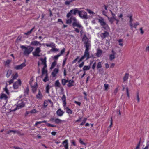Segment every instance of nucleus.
<instances>
[{"label": "nucleus", "instance_id": "59", "mask_svg": "<svg viewBox=\"0 0 149 149\" xmlns=\"http://www.w3.org/2000/svg\"><path fill=\"white\" fill-rule=\"evenodd\" d=\"M37 89V88H36L34 87V88H32V91L33 93H36V92Z\"/></svg>", "mask_w": 149, "mask_h": 149}, {"label": "nucleus", "instance_id": "23", "mask_svg": "<svg viewBox=\"0 0 149 149\" xmlns=\"http://www.w3.org/2000/svg\"><path fill=\"white\" fill-rule=\"evenodd\" d=\"M31 45L33 46H36L38 45H41V44L40 42L37 41H35L32 42L31 43Z\"/></svg>", "mask_w": 149, "mask_h": 149}, {"label": "nucleus", "instance_id": "35", "mask_svg": "<svg viewBox=\"0 0 149 149\" xmlns=\"http://www.w3.org/2000/svg\"><path fill=\"white\" fill-rule=\"evenodd\" d=\"M102 26H103V28H104L105 30H107L109 29V28L108 25L106 23H105V24L103 25Z\"/></svg>", "mask_w": 149, "mask_h": 149}, {"label": "nucleus", "instance_id": "20", "mask_svg": "<svg viewBox=\"0 0 149 149\" xmlns=\"http://www.w3.org/2000/svg\"><path fill=\"white\" fill-rule=\"evenodd\" d=\"M39 92L38 94L36 95V97L37 99H40L42 98L43 97V96L41 93L40 90V89H39Z\"/></svg>", "mask_w": 149, "mask_h": 149}, {"label": "nucleus", "instance_id": "16", "mask_svg": "<svg viewBox=\"0 0 149 149\" xmlns=\"http://www.w3.org/2000/svg\"><path fill=\"white\" fill-rule=\"evenodd\" d=\"M61 100L63 102V107H65L66 104V97L64 94L61 97Z\"/></svg>", "mask_w": 149, "mask_h": 149}, {"label": "nucleus", "instance_id": "11", "mask_svg": "<svg viewBox=\"0 0 149 149\" xmlns=\"http://www.w3.org/2000/svg\"><path fill=\"white\" fill-rule=\"evenodd\" d=\"M109 35V33L107 31H105L104 32L101 33L100 36L102 39H103L106 37H108Z\"/></svg>", "mask_w": 149, "mask_h": 149}, {"label": "nucleus", "instance_id": "46", "mask_svg": "<svg viewBox=\"0 0 149 149\" xmlns=\"http://www.w3.org/2000/svg\"><path fill=\"white\" fill-rule=\"evenodd\" d=\"M50 88L49 87V84L47 85L46 88V92L47 93H49V90L50 89Z\"/></svg>", "mask_w": 149, "mask_h": 149}, {"label": "nucleus", "instance_id": "5", "mask_svg": "<svg viewBox=\"0 0 149 149\" xmlns=\"http://www.w3.org/2000/svg\"><path fill=\"white\" fill-rule=\"evenodd\" d=\"M25 103L22 100L19 101L16 107L13 110V111H15L16 110L19 109L23 108L25 106Z\"/></svg>", "mask_w": 149, "mask_h": 149}, {"label": "nucleus", "instance_id": "25", "mask_svg": "<svg viewBox=\"0 0 149 149\" xmlns=\"http://www.w3.org/2000/svg\"><path fill=\"white\" fill-rule=\"evenodd\" d=\"M102 50L100 49H98L97 50V52L96 53V56L97 57H100L102 54Z\"/></svg>", "mask_w": 149, "mask_h": 149}, {"label": "nucleus", "instance_id": "63", "mask_svg": "<svg viewBox=\"0 0 149 149\" xmlns=\"http://www.w3.org/2000/svg\"><path fill=\"white\" fill-rule=\"evenodd\" d=\"M136 96H137V100L138 101V102H139L140 99L139 98V94L138 93H137V94H136Z\"/></svg>", "mask_w": 149, "mask_h": 149}, {"label": "nucleus", "instance_id": "53", "mask_svg": "<svg viewBox=\"0 0 149 149\" xmlns=\"http://www.w3.org/2000/svg\"><path fill=\"white\" fill-rule=\"evenodd\" d=\"M110 11L111 12V14L112 16V17H113V18H114V19L116 17V16L115 15V14L113 13L111 10H110Z\"/></svg>", "mask_w": 149, "mask_h": 149}, {"label": "nucleus", "instance_id": "54", "mask_svg": "<svg viewBox=\"0 0 149 149\" xmlns=\"http://www.w3.org/2000/svg\"><path fill=\"white\" fill-rule=\"evenodd\" d=\"M48 105L47 104V102L46 101H45L44 102V104H43V105L44 107L45 108Z\"/></svg>", "mask_w": 149, "mask_h": 149}, {"label": "nucleus", "instance_id": "22", "mask_svg": "<svg viewBox=\"0 0 149 149\" xmlns=\"http://www.w3.org/2000/svg\"><path fill=\"white\" fill-rule=\"evenodd\" d=\"M43 45H45L47 47H49L52 48H53L55 47V44L52 42H51V43L49 44L46 43L45 44H43Z\"/></svg>", "mask_w": 149, "mask_h": 149}, {"label": "nucleus", "instance_id": "9", "mask_svg": "<svg viewBox=\"0 0 149 149\" xmlns=\"http://www.w3.org/2000/svg\"><path fill=\"white\" fill-rule=\"evenodd\" d=\"M40 51V48L39 47H37L35 49V51L33 52V54L35 56L39 57L40 56V55L39 54Z\"/></svg>", "mask_w": 149, "mask_h": 149}, {"label": "nucleus", "instance_id": "45", "mask_svg": "<svg viewBox=\"0 0 149 149\" xmlns=\"http://www.w3.org/2000/svg\"><path fill=\"white\" fill-rule=\"evenodd\" d=\"M87 120V118H84V119L83 120L82 123L80 124V125H84L85 124V123H86Z\"/></svg>", "mask_w": 149, "mask_h": 149}, {"label": "nucleus", "instance_id": "4", "mask_svg": "<svg viewBox=\"0 0 149 149\" xmlns=\"http://www.w3.org/2000/svg\"><path fill=\"white\" fill-rule=\"evenodd\" d=\"M79 16L82 19H87L88 18L87 13L83 10L79 12Z\"/></svg>", "mask_w": 149, "mask_h": 149}, {"label": "nucleus", "instance_id": "19", "mask_svg": "<svg viewBox=\"0 0 149 149\" xmlns=\"http://www.w3.org/2000/svg\"><path fill=\"white\" fill-rule=\"evenodd\" d=\"M58 69L56 68L54 69L52 73V75L53 77H54L56 76V74L58 73Z\"/></svg>", "mask_w": 149, "mask_h": 149}, {"label": "nucleus", "instance_id": "52", "mask_svg": "<svg viewBox=\"0 0 149 149\" xmlns=\"http://www.w3.org/2000/svg\"><path fill=\"white\" fill-rule=\"evenodd\" d=\"M7 84H6V85L4 89V90L6 92V93L8 94H9V92H8V90L7 88Z\"/></svg>", "mask_w": 149, "mask_h": 149}, {"label": "nucleus", "instance_id": "27", "mask_svg": "<svg viewBox=\"0 0 149 149\" xmlns=\"http://www.w3.org/2000/svg\"><path fill=\"white\" fill-rule=\"evenodd\" d=\"M64 120H62L59 119L57 118L55 119L54 122L56 124H59L61 123L62 122H64Z\"/></svg>", "mask_w": 149, "mask_h": 149}, {"label": "nucleus", "instance_id": "1", "mask_svg": "<svg viewBox=\"0 0 149 149\" xmlns=\"http://www.w3.org/2000/svg\"><path fill=\"white\" fill-rule=\"evenodd\" d=\"M20 48L22 49H24V54L26 56H28L31 53L33 49V47L30 46H28L26 47L24 45H21Z\"/></svg>", "mask_w": 149, "mask_h": 149}, {"label": "nucleus", "instance_id": "50", "mask_svg": "<svg viewBox=\"0 0 149 149\" xmlns=\"http://www.w3.org/2000/svg\"><path fill=\"white\" fill-rule=\"evenodd\" d=\"M79 56H77L76 58L74 59L73 61L72 62V64L76 62L78 59L79 58Z\"/></svg>", "mask_w": 149, "mask_h": 149}, {"label": "nucleus", "instance_id": "3", "mask_svg": "<svg viewBox=\"0 0 149 149\" xmlns=\"http://www.w3.org/2000/svg\"><path fill=\"white\" fill-rule=\"evenodd\" d=\"M89 49L85 50L84 55L78 61V63H79L80 62L82 61L85 57L86 58V60H88L90 58L89 57Z\"/></svg>", "mask_w": 149, "mask_h": 149}, {"label": "nucleus", "instance_id": "15", "mask_svg": "<svg viewBox=\"0 0 149 149\" xmlns=\"http://www.w3.org/2000/svg\"><path fill=\"white\" fill-rule=\"evenodd\" d=\"M99 18H100L98 19V22L102 26L103 25L105 24L106 22L104 21V19L101 17H99Z\"/></svg>", "mask_w": 149, "mask_h": 149}, {"label": "nucleus", "instance_id": "29", "mask_svg": "<svg viewBox=\"0 0 149 149\" xmlns=\"http://www.w3.org/2000/svg\"><path fill=\"white\" fill-rule=\"evenodd\" d=\"M29 92V89L28 87H26L24 90V95L26 96L28 95Z\"/></svg>", "mask_w": 149, "mask_h": 149}, {"label": "nucleus", "instance_id": "10", "mask_svg": "<svg viewBox=\"0 0 149 149\" xmlns=\"http://www.w3.org/2000/svg\"><path fill=\"white\" fill-rule=\"evenodd\" d=\"M70 17H71L69 19H68L66 21V23L67 24H71L72 23H73L74 22H75L76 21V20H77L75 17L72 16Z\"/></svg>", "mask_w": 149, "mask_h": 149}, {"label": "nucleus", "instance_id": "37", "mask_svg": "<svg viewBox=\"0 0 149 149\" xmlns=\"http://www.w3.org/2000/svg\"><path fill=\"white\" fill-rule=\"evenodd\" d=\"M108 20L112 24L113 22L114 21V18H113V17H108Z\"/></svg>", "mask_w": 149, "mask_h": 149}, {"label": "nucleus", "instance_id": "17", "mask_svg": "<svg viewBox=\"0 0 149 149\" xmlns=\"http://www.w3.org/2000/svg\"><path fill=\"white\" fill-rule=\"evenodd\" d=\"M65 149H68V140H65L62 142Z\"/></svg>", "mask_w": 149, "mask_h": 149}, {"label": "nucleus", "instance_id": "60", "mask_svg": "<svg viewBox=\"0 0 149 149\" xmlns=\"http://www.w3.org/2000/svg\"><path fill=\"white\" fill-rule=\"evenodd\" d=\"M47 125L49 127H55L56 126L54 125H53L52 124H49V123H48L47 124Z\"/></svg>", "mask_w": 149, "mask_h": 149}, {"label": "nucleus", "instance_id": "42", "mask_svg": "<svg viewBox=\"0 0 149 149\" xmlns=\"http://www.w3.org/2000/svg\"><path fill=\"white\" fill-rule=\"evenodd\" d=\"M102 67V63L101 62H99L97 64V69H98L99 68H101Z\"/></svg>", "mask_w": 149, "mask_h": 149}, {"label": "nucleus", "instance_id": "36", "mask_svg": "<svg viewBox=\"0 0 149 149\" xmlns=\"http://www.w3.org/2000/svg\"><path fill=\"white\" fill-rule=\"evenodd\" d=\"M12 74V70H8L7 72L6 77L8 78Z\"/></svg>", "mask_w": 149, "mask_h": 149}, {"label": "nucleus", "instance_id": "7", "mask_svg": "<svg viewBox=\"0 0 149 149\" xmlns=\"http://www.w3.org/2000/svg\"><path fill=\"white\" fill-rule=\"evenodd\" d=\"M72 26L74 28L75 27H78L79 29H80L81 30L80 32H81L83 30V27L78 22H77V21L76 20V21L75 22H74L72 24Z\"/></svg>", "mask_w": 149, "mask_h": 149}, {"label": "nucleus", "instance_id": "61", "mask_svg": "<svg viewBox=\"0 0 149 149\" xmlns=\"http://www.w3.org/2000/svg\"><path fill=\"white\" fill-rule=\"evenodd\" d=\"M126 93L127 95V96L128 97H129V91H128V87H126Z\"/></svg>", "mask_w": 149, "mask_h": 149}, {"label": "nucleus", "instance_id": "57", "mask_svg": "<svg viewBox=\"0 0 149 149\" xmlns=\"http://www.w3.org/2000/svg\"><path fill=\"white\" fill-rule=\"evenodd\" d=\"M141 138H140V141H139V142L137 145V146L136 147V149H139V147L140 145V143H141Z\"/></svg>", "mask_w": 149, "mask_h": 149}, {"label": "nucleus", "instance_id": "49", "mask_svg": "<svg viewBox=\"0 0 149 149\" xmlns=\"http://www.w3.org/2000/svg\"><path fill=\"white\" fill-rule=\"evenodd\" d=\"M67 59V58H65L64 59V60L63 61L62 65L63 67L65 65V64L66 62V61Z\"/></svg>", "mask_w": 149, "mask_h": 149}, {"label": "nucleus", "instance_id": "47", "mask_svg": "<svg viewBox=\"0 0 149 149\" xmlns=\"http://www.w3.org/2000/svg\"><path fill=\"white\" fill-rule=\"evenodd\" d=\"M149 141H147L146 146L143 149H148L149 147Z\"/></svg>", "mask_w": 149, "mask_h": 149}, {"label": "nucleus", "instance_id": "34", "mask_svg": "<svg viewBox=\"0 0 149 149\" xmlns=\"http://www.w3.org/2000/svg\"><path fill=\"white\" fill-rule=\"evenodd\" d=\"M18 77V75L17 73H16L15 74H13L12 75V79L14 80L16 79Z\"/></svg>", "mask_w": 149, "mask_h": 149}, {"label": "nucleus", "instance_id": "13", "mask_svg": "<svg viewBox=\"0 0 149 149\" xmlns=\"http://www.w3.org/2000/svg\"><path fill=\"white\" fill-rule=\"evenodd\" d=\"M26 66V65L24 63H23L20 65H17L15 66V68L16 70H19L21 69H22V68L25 67Z\"/></svg>", "mask_w": 149, "mask_h": 149}, {"label": "nucleus", "instance_id": "32", "mask_svg": "<svg viewBox=\"0 0 149 149\" xmlns=\"http://www.w3.org/2000/svg\"><path fill=\"white\" fill-rule=\"evenodd\" d=\"M61 85L60 84L58 80H57L55 83V86L56 87H60Z\"/></svg>", "mask_w": 149, "mask_h": 149}, {"label": "nucleus", "instance_id": "64", "mask_svg": "<svg viewBox=\"0 0 149 149\" xmlns=\"http://www.w3.org/2000/svg\"><path fill=\"white\" fill-rule=\"evenodd\" d=\"M14 80L13 79H10V80L8 81V83H9V84L10 85L13 82Z\"/></svg>", "mask_w": 149, "mask_h": 149}, {"label": "nucleus", "instance_id": "14", "mask_svg": "<svg viewBox=\"0 0 149 149\" xmlns=\"http://www.w3.org/2000/svg\"><path fill=\"white\" fill-rule=\"evenodd\" d=\"M132 16V15H131L130 16L128 15L127 16V17H128L130 18L129 24L131 29H132L133 27V24L132 23V22L133 21Z\"/></svg>", "mask_w": 149, "mask_h": 149}, {"label": "nucleus", "instance_id": "44", "mask_svg": "<svg viewBox=\"0 0 149 149\" xmlns=\"http://www.w3.org/2000/svg\"><path fill=\"white\" fill-rule=\"evenodd\" d=\"M133 24V27L135 28H136L137 27V25H139V24L138 22H136V23H134Z\"/></svg>", "mask_w": 149, "mask_h": 149}, {"label": "nucleus", "instance_id": "40", "mask_svg": "<svg viewBox=\"0 0 149 149\" xmlns=\"http://www.w3.org/2000/svg\"><path fill=\"white\" fill-rule=\"evenodd\" d=\"M118 42H119V45L121 46H123V40L122 39H119L118 40Z\"/></svg>", "mask_w": 149, "mask_h": 149}, {"label": "nucleus", "instance_id": "2", "mask_svg": "<svg viewBox=\"0 0 149 149\" xmlns=\"http://www.w3.org/2000/svg\"><path fill=\"white\" fill-rule=\"evenodd\" d=\"M82 40L84 42V45L85 47V49L90 50L91 47V41L86 36H84Z\"/></svg>", "mask_w": 149, "mask_h": 149}, {"label": "nucleus", "instance_id": "24", "mask_svg": "<svg viewBox=\"0 0 149 149\" xmlns=\"http://www.w3.org/2000/svg\"><path fill=\"white\" fill-rule=\"evenodd\" d=\"M68 83L67 84V86L68 87L70 88L73 86L72 84L74 82V81L73 80H70L68 81Z\"/></svg>", "mask_w": 149, "mask_h": 149}, {"label": "nucleus", "instance_id": "41", "mask_svg": "<svg viewBox=\"0 0 149 149\" xmlns=\"http://www.w3.org/2000/svg\"><path fill=\"white\" fill-rule=\"evenodd\" d=\"M49 79L48 78L47 74H46V76L44 79H43V81L44 82H46L49 81Z\"/></svg>", "mask_w": 149, "mask_h": 149}, {"label": "nucleus", "instance_id": "33", "mask_svg": "<svg viewBox=\"0 0 149 149\" xmlns=\"http://www.w3.org/2000/svg\"><path fill=\"white\" fill-rule=\"evenodd\" d=\"M8 97L5 94H2L0 97V99H4L5 100H6Z\"/></svg>", "mask_w": 149, "mask_h": 149}, {"label": "nucleus", "instance_id": "31", "mask_svg": "<svg viewBox=\"0 0 149 149\" xmlns=\"http://www.w3.org/2000/svg\"><path fill=\"white\" fill-rule=\"evenodd\" d=\"M40 60L42 62V64H44L46 63V58L45 57L44 59L41 58Z\"/></svg>", "mask_w": 149, "mask_h": 149}, {"label": "nucleus", "instance_id": "21", "mask_svg": "<svg viewBox=\"0 0 149 149\" xmlns=\"http://www.w3.org/2000/svg\"><path fill=\"white\" fill-rule=\"evenodd\" d=\"M64 109L66 111V112L68 114H71L72 113V111L69 109L68 107H63Z\"/></svg>", "mask_w": 149, "mask_h": 149}, {"label": "nucleus", "instance_id": "56", "mask_svg": "<svg viewBox=\"0 0 149 149\" xmlns=\"http://www.w3.org/2000/svg\"><path fill=\"white\" fill-rule=\"evenodd\" d=\"M36 112V109H34L31 111H30V113H34Z\"/></svg>", "mask_w": 149, "mask_h": 149}, {"label": "nucleus", "instance_id": "30", "mask_svg": "<svg viewBox=\"0 0 149 149\" xmlns=\"http://www.w3.org/2000/svg\"><path fill=\"white\" fill-rule=\"evenodd\" d=\"M91 68L90 66H84L83 68V70L85 71L88 70L90 69Z\"/></svg>", "mask_w": 149, "mask_h": 149}, {"label": "nucleus", "instance_id": "43", "mask_svg": "<svg viewBox=\"0 0 149 149\" xmlns=\"http://www.w3.org/2000/svg\"><path fill=\"white\" fill-rule=\"evenodd\" d=\"M42 75L41 76H42L43 74H46L47 73V71L46 70V69H42Z\"/></svg>", "mask_w": 149, "mask_h": 149}, {"label": "nucleus", "instance_id": "38", "mask_svg": "<svg viewBox=\"0 0 149 149\" xmlns=\"http://www.w3.org/2000/svg\"><path fill=\"white\" fill-rule=\"evenodd\" d=\"M35 28V27H33V28H32L31 29L27 32V33H25V34L26 35H30L31 33L32 32V31Z\"/></svg>", "mask_w": 149, "mask_h": 149}, {"label": "nucleus", "instance_id": "8", "mask_svg": "<svg viewBox=\"0 0 149 149\" xmlns=\"http://www.w3.org/2000/svg\"><path fill=\"white\" fill-rule=\"evenodd\" d=\"M21 82L20 79L18 80L16 82L13 84V87L14 89H17L21 86Z\"/></svg>", "mask_w": 149, "mask_h": 149}, {"label": "nucleus", "instance_id": "26", "mask_svg": "<svg viewBox=\"0 0 149 149\" xmlns=\"http://www.w3.org/2000/svg\"><path fill=\"white\" fill-rule=\"evenodd\" d=\"M129 74L128 73H126L125 74L123 78V80L124 82L127 81L129 77Z\"/></svg>", "mask_w": 149, "mask_h": 149}, {"label": "nucleus", "instance_id": "51", "mask_svg": "<svg viewBox=\"0 0 149 149\" xmlns=\"http://www.w3.org/2000/svg\"><path fill=\"white\" fill-rule=\"evenodd\" d=\"M87 11L88 12V13H89V14H95V13H94V12H93V11L91 10H90L89 9H87Z\"/></svg>", "mask_w": 149, "mask_h": 149}, {"label": "nucleus", "instance_id": "28", "mask_svg": "<svg viewBox=\"0 0 149 149\" xmlns=\"http://www.w3.org/2000/svg\"><path fill=\"white\" fill-rule=\"evenodd\" d=\"M57 64V62L56 61H54L52 63L51 66L50 68V69H52Z\"/></svg>", "mask_w": 149, "mask_h": 149}, {"label": "nucleus", "instance_id": "62", "mask_svg": "<svg viewBox=\"0 0 149 149\" xmlns=\"http://www.w3.org/2000/svg\"><path fill=\"white\" fill-rule=\"evenodd\" d=\"M96 66V62H95L94 63L93 65H92V68L93 69V70H94L95 69V67Z\"/></svg>", "mask_w": 149, "mask_h": 149}, {"label": "nucleus", "instance_id": "18", "mask_svg": "<svg viewBox=\"0 0 149 149\" xmlns=\"http://www.w3.org/2000/svg\"><path fill=\"white\" fill-rule=\"evenodd\" d=\"M112 54H110L109 56L110 59L111 60H112L115 58V55L116 54V53L113 50H112Z\"/></svg>", "mask_w": 149, "mask_h": 149}, {"label": "nucleus", "instance_id": "39", "mask_svg": "<svg viewBox=\"0 0 149 149\" xmlns=\"http://www.w3.org/2000/svg\"><path fill=\"white\" fill-rule=\"evenodd\" d=\"M68 81V80H66L65 79H62L61 80L62 84L63 85H65Z\"/></svg>", "mask_w": 149, "mask_h": 149}, {"label": "nucleus", "instance_id": "48", "mask_svg": "<svg viewBox=\"0 0 149 149\" xmlns=\"http://www.w3.org/2000/svg\"><path fill=\"white\" fill-rule=\"evenodd\" d=\"M65 48H63L61 51V53L59 54L60 56L62 55L63 53H64L65 52Z\"/></svg>", "mask_w": 149, "mask_h": 149}, {"label": "nucleus", "instance_id": "12", "mask_svg": "<svg viewBox=\"0 0 149 149\" xmlns=\"http://www.w3.org/2000/svg\"><path fill=\"white\" fill-rule=\"evenodd\" d=\"M64 112L61 109H58L56 112V113L59 116H62Z\"/></svg>", "mask_w": 149, "mask_h": 149}, {"label": "nucleus", "instance_id": "58", "mask_svg": "<svg viewBox=\"0 0 149 149\" xmlns=\"http://www.w3.org/2000/svg\"><path fill=\"white\" fill-rule=\"evenodd\" d=\"M60 55H59V54L56 55H55L54 56V59H55V60H57L58 58V57H60Z\"/></svg>", "mask_w": 149, "mask_h": 149}, {"label": "nucleus", "instance_id": "55", "mask_svg": "<svg viewBox=\"0 0 149 149\" xmlns=\"http://www.w3.org/2000/svg\"><path fill=\"white\" fill-rule=\"evenodd\" d=\"M109 86V85L108 84H104V87L105 88V90H107Z\"/></svg>", "mask_w": 149, "mask_h": 149}, {"label": "nucleus", "instance_id": "6", "mask_svg": "<svg viewBox=\"0 0 149 149\" xmlns=\"http://www.w3.org/2000/svg\"><path fill=\"white\" fill-rule=\"evenodd\" d=\"M80 11H79L77 9L75 8L74 10H70V12L68 13L67 15V17L68 18H69L70 16H71L72 15V13H73L74 15H75L76 13H79V12Z\"/></svg>", "mask_w": 149, "mask_h": 149}]
</instances>
